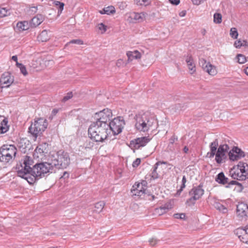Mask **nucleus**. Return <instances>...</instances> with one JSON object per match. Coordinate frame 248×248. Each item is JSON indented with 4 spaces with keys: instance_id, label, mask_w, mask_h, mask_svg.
<instances>
[{
    "instance_id": "obj_1",
    "label": "nucleus",
    "mask_w": 248,
    "mask_h": 248,
    "mask_svg": "<svg viewBox=\"0 0 248 248\" xmlns=\"http://www.w3.org/2000/svg\"><path fill=\"white\" fill-rule=\"evenodd\" d=\"M16 169L18 176L26 180L30 184H33L46 174L55 171L49 159L47 162L33 165V159L28 155L23 157L16 165Z\"/></svg>"
},
{
    "instance_id": "obj_2",
    "label": "nucleus",
    "mask_w": 248,
    "mask_h": 248,
    "mask_svg": "<svg viewBox=\"0 0 248 248\" xmlns=\"http://www.w3.org/2000/svg\"><path fill=\"white\" fill-rule=\"evenodd\" d=\"M88 134L90 138L95 141L103 142L110 134V129L108 124L93 122L88 128Z\"/></svg>"
},
{
    "instance_id": "obj_3",
    "label": "nucleus",
    "mask_w": 248,
    "mask_h": 248,
    "mask_svg": "<svg viewBox=\"0 0 248 248\" xmlns=\"http://www.w3.org/2000/svg\"><path fill=\"white\" fill-rule=\"evenodd\" d=\"M135 119L136 128L142 132L148 131L155 122L154 117L149 112L137 114Z\"/></svg>"
},
{
    "instance_id": "obj_4",
    "label": "nucleus",
    "mask_w": 248,
    "mask_h": 248,
    "mask_svg": "<svg viewBox=\"0 0 248 248\" xmlns=\"http://www.w3.org/2000/svg\"><path fill=\"white\" fill-rule=\"evenodd\" d=\"M49 159L55 171L57 169L66 168L70 164L68 154L62 151H59L55 155H51Z\"/></svg>"
},
{
    "instance_id": "obj_5",
    "label": "nucleus",
    "mask_w": 248,
    "mask_h": 248,
    "mask_svg": "<svg viewBox=\"0 0 248 248\" xmlns=\"http://www.w3.org/2000/svg\"><path fill=\"white\" fill-rule=\"evenodd\" d=\"M48 125L46 119L44 118H39L35 120L34 123L32 124L29 128V132L35 138L41 136L43 132L45 131Z\"/></svg>"
},
{
    "instance_id": "obj_6",
    "label": "nucleus",
    "mask_w": 248,
    "mask_h": 248,
    "mask_svg": "<svg viewBox=\"0 0 248 248\" xmlns=\"http://www.w3.org/2000/svg\"><path fill=\"white\" fill-rule=\"evenodd\" d=\"M16 148L12 145H3L0 148V161L6 164L12 162L16 154Z\"/></svg>"
},
{
    "instance_id": "obj_7",
    "label": "nucleus",
    "mask_w": 248,
    "mask_h": 248,
    "mask_svg": "<svg viewBox=\"0 0 248 248\" xmlns=\"http://www.w3.org/2000/svg\"><path fill=\"white\" fill-rule=\"evenodd\" d=\"M202 185L200 184L198 186L193 187L189 192V194L191 196L190 198L186 201V204L188 206L193 205L195 201L199 200L204 194V190L202 188Z\"/></svg>"
},
{
    "instance_id": "obj_8",
    "label": "nucleus",
    "mask_w": 248,
    "mask_h": 248,
    "mask_svg": "<svg viewBox=\"0 0 248 248\" xmlns=\"http://www.w3.org/2000/svg\"><path fill=\"white\" fill-rule=\"evenodd\" d=\"M125 125V122L123 117H117L113 119L108 123L110 132H112L114 135H118L120 133Z\"/></svg>"
},
{
    "instance_id": "obj_9",
    "label": "nucleus",
    "mask_w": 248,
    "mask_h": 248,
    "mask_svg": "<svg viewBox=\"0 0 248 248\" xmlns=\"http://www.w3.org/2000/svg\"><path fill=\"white\" fill-rule=\"evenodd\" d=\"M95 118L96 121V123H100V124H108L112 117V113L111 110L108 108H106L95 114Z\"/></svg>"
},
{
    "instance_id": "obj_10",
    "label": "nucleus",
    "mask_w": 248,
    "mask_h": 248,
    "mask_svg": "<svg viewBox=\"0 0 248 248\" xmlns=\"http://www.w3.org/2000/svg\"><path fill=\"white\" fill-rule=\"evenodd\" d=\"M229 150L228 145L225 144L220 145L217 150V153L215 154V160L218 164H221L223 161L227 158L226 153Z\"/></svg>"
},
{
    "instance_id": "obj_11",
    "label": "nucleus",
    "mask_w": 248,
    "mask_h": 248,
    "mask_svg": "<svg viewBox=\"0 0 248 248\" xmlns=\"http://www.w3.org/2000/svg\"><path fill=\"white\" fill-rule=\"evenodd\" d=\"M236 214L241 220H246L248 217V205L243 202H239L237 206Z\"/></svg>"
},
{
    "instance_id": "obj_12",
    "label": "nucleus",
    "mask_w": 248,
    "mask_h": 248,
    "mask_svg": "<svg viewBox=\"0 0 248 248\" xmlns=\"http://www.w3.org/2000/svg\"><path fill=\"white\" fill-rule=\"evenodd\" d=\"M199 65L204 71L208 73L210 75L215 76L217 73L216 67L211 64L209 62H207L204 59H200Z\"/></svg>"
},
{
    "instance_id": "obj_13",
    "label": "nucleus",
    "mask_w": 248,
    "mask_h": 248,
    "mask_svg": "<svg viewBox=\"0 0 248 248\" xmlns=\"http://www.w3.org/2000/svg\"><path fill=\"white\" fill-rule=\"evenodd\" d=\"M147 14L145 12H132L129 14L127 20L130 22H142L146 19Z\"/></svg>"
},
{
    "instance_id": "obj_14",
    "label": "nucleus",
    "mask_w": 248,
    "mask_h": 248,
    "mask_svg": "<svg viewBox=\"0 0 248 248\" xmlns=\"http://www.w3.org/2000/svg\"><path fill=\"white\" fill-rule=\"evenodd\" d=\"M14 77L9 72L3 73L0 79V85L1 88H8L14 82Z\"/></svg>"
},
{
    "instance_id": "obj_15",
    "label": "nucleus",
    "mask_w": 248,
    "mask_h": 248,
    "mask_svg": "<svg viewBox=\"0 0 248 248\" xmlns=\"http://www.w3.org/2000/svg\"><path fill=\"white\" fill-rule=\"evenodd\" d=\"M234 234L239 240L248 245V229L246 228H238L234 231Z\"/></svg>"
},
{
    "instance_id": "obj_16",
    "label": "nucleus",
    "mask_w": 248,
    "mask_h": 248,
    "mask_svg": "<svg viewBox=\"0 0 248 248\" xmlns=\"http://www.w3.org/2000/svg\"><path fill=\"white\" fill-rule=\"evenodd\" d=\"M240 169L236 165L233 167L230 170V174L232 178L239 181L244 180L246 179V176L241 173L240 174Z\"/></svg>"
},
{
    "instance_id": "obj_17",
    "label": "nucleus",
    "mask_w": 248,
    "mask_h": 248,
    "mask_svg": "<svg viewBox=\"0 0 248 248\" xmlns=\"http://www.w3.org/2000/svg\"><path fill=\"white\" fill-rule=\"evenodd\" d=\"M150 139L146 137L139 138L135 140L134 141H132L134 146L136 149H139L141 147H143L150 141Z\"/></svg>"
},
{
    "instance_id": "obj_18",
    "label": "nucleus",
    "mask_w": 248,
    "mask_h": 248,
    "mask_svg": "<svg viewBox=\"0 0 248 248\" xmlns=\"http://www.w3.org/2000/svg\"><path fill=\"white\" fill-rule=\"evenodd\" d=\"M131 192L134 195L138 196L140 197L143 196V198L146 197H151L148 198L150 200H153L155 198V196L154 195H151L149 194H147L146 192H145L143 190H139L137 187H135V188H133L131 189Z\"/></svg>"
},
{
    "instance_id": "obj_19",
    "label": "nucleus",
    "mask_w": 248,
    "mask_h": 248,
    "mask_svg": "<svg viewBox=\"0 0 248 248\" xmlns=\"http://www.w3.org/2000/svg\"><path fill=\"white\" fill-rule=\"evenodd\" d=\"M218 146V140L217 139H215L210 144V152L207 154V156L210 158L214 157L216 152L217 151V147Z\"/></svg>"
},
{
    "instance_id": "obj_20",
    "label": "nucleus",
    "mask_w": 248,
    "mask_h": 248,
    "mask_svg": "<svg viewBox=\"0 0 248 248\" xmlns=\"http://www.w3.org/2000/svg\"><path fill=\"white\" fill-rule=\"evenodd\" d=\"M186 62L190 74H193L196 72V65L192 57L187 56L186 59Z\"/></svg>"
},
{
    "instance_id": "obj_21",
    "label": "nucleus",
    "mask_w": 248,
    "mask_h": 248,
    "mask_svg": "<svg viewBox=\"0 0 248 248\" xmlns=\"http://www.w3.org/2000/svg\"><path fill=\"white\" fill-rule=\"evenodd\" d=\"M8 121L3 116L0 115V134L6 133L9 130Z\"/></svg>"
},
{
    "instance_id": "obj_22",
    "label": "nucleus",
    "mask_w": 248,
    "mask_h": 248,
    "mask_svg": "<svg viewBox=\"0 0 248 248\" xmlns=\"http://www.w3.org/2000/svg\"><path fill=\"white\" fill-rule=\"evenodd\" d=\"M44 16L41 14H38L33 17L30 22L31 27H36L39 25L44 20Z\"/></svg>"
},
{
    "instance_id": "obj_23",
    "label": "nucleus",
    "mask_w": 248,
    "mask_h": 248,
    "mask_svg": "<svg viewBox=\"0 0 248 248\" xmlns=\"http://www.w3.org/2000/svg\"><path fill=\"white\" fill-rule=\"evenodd\" d=\"M215 181L219 184L224 185L228 183L229 179L225 176L223 172H221L216 176Z\"/></svg>"
},
{
    "instance_id": "obj_24",
    "label": "nucleus",
    "mask_w": 248,
    "mask_h": 248,
    "mask_svg": "<svg viewBox=\"0 0 248 248\" xmlns=\"http://www.w3.org/2000/svg\"><path fill=\"white\" fill-rule=\"evenodd\" d=\"M163 164L165 165L166 162L159 161L156 163L154 166V169L152 170L151 174L149 175L151 177V179L155 180L159 177V174L157 172L156 170L158 168V166H162Z\"/></svg>"
},
{
    "instance_id": "obj_25",
    "label": "nucleus",
    "mask_w": 248,
    "mask_h": 248,
    "mask_svg": "<svg viewBox=\"0 0 248 248\" xmlns=\"http://www.w3.org/2000/svg\"><path fill=\"white\" fill-rule=\"evenodd\" d=\"M30 27H31L30 23L26 21L19 22L16 24V29L19 31L27 30Z\"/></svg>"
},
{
    "instance_id": "obj_26",
    "label": "nucleus",
    "mask_w": 248,
    "mask_h": 248,
    "mask_svg": "<svg viewBox=\"0 0 248 248\" xmlns=\"http://www.w3.org/2000/svg\"><path fill=\"white\" fill-rule=\"evenodd\" d=\"M126 55L128 57V60L129 62L132 61L133 59H140L141 57L140 53L137 50L128 51L127 52Z\"/></svg>"
},
{
    "instance_id": "obj_27",
    "label": "nucleus",
    "mask_w": 248,
    "mask_h": 248,
    "mask_svg": "<svg viewBox=\"0 0 248 248\" xmlns=\"http://www.w3.org/2000/svg\"><path fill=\"white\" fill-rule=\"evenodd\" d=\"M170 207L169 204H166L164 206H160L159 208L155 209V213L159 216L168 212L170 210Z\"/></svg>"
},
{
    "instance_id": "obj_28",
    "label": "nucleus",
    "mask_w": 248,
    "mask_h": 248,
    "mask_svg": "<svg viewBox=\"0 0 248 248\" xmlns=\"http://www.w3.org/2000/svg\"><path fill=\"white\" fill-rule=\"evenodd\" d=\"M49 39L47 31L46 30L43 31L40 35L38 36V40L42 42H46Z\"/></svg>"
},
{
    "instance_id": "obj_29",
    "label": "nucleus",
    "mask_w": 248,
    "mask_h": 248,
    "mask_svg": "<svg viewBox=\"0 0 248 248\" xmlns=\"http://www.w3.org/2000/svg\"><path fill=\"white\" fill-rule=\"evenodd\" d=\"M101 14L110 15V14H114L115 13V8L113 6H108L104 8L102 10L100 11Z\"/></svg>"
},
{
    "instance_id": "obj_30",
    "label": "nucleus",
    "mask_w": 248,
    "mask_h": 248,
    "mask_svg": "<svg viewBox=\"0 0 248 248\" xmlns=\"http://www.w3.org/2000/svg\"><path fill=\"white\" fill-rule=\"evenodd\" d=\"M105 205V203L103 201H100L99 202L96 203L94 205L95 209L93 210V212L97 213H99L103 210Z\"/></svg>"
},
{
    "instance_id": "obj_31",
    "label": "nucleus",
    "mask_w": 248,
    "mask_h": 248,
    "mask_svg": "<svg viewBox=\"0 0 248 248\" xmlns=\"http://www.w3.org/2000/svg\"><path fill=\"white\" fill-rule=\"evenodd\" d=\"M214 207L218 210L222 212L223 213H226L228 211V209L223 205L218 202H216L214 203Z\"/></svg>"
},
{
    "instance_id": "obj_32",
    "label": "nucleus",
    "mask_w": 248,
    "mask_h": 248,
    "mask_svg": "<svg viewBox=\"0 0 248 248\" xmlns=\"http://www.w3.org/2000/svg\"><path fill=\"white\" fill-rule=\"evenodd\" d=\"M236 166L240 169V171L243 174L246 172V167L248 168V165L246 163L241 161L239 162Z\"/></svg>"
},
{
    "instance_id": "obj_33",
    "label": "nucleus",
    "mask_w": 248,
    "mask_h": 248,
    "mask_svg": "<svg viewBox=\"0 0 248 248\" xmlns=\"http://www.w3.org/2000/svg\"><path fill=\"white\" fill-rule=\"evenodd\" d=\"M233 148L234 149V151H235V154L237 155V158H238V159L245 156L244 152H243L241 149L236 146L233 147Z\"/></svg>"
},
{
    "instance_id": "obj_34",
    "label": "nucleus",
    "mask_w": 248,
    "mask_h": 248,
    "mask_svg": "<svg viewBox=\"0 0 248 248\" xmlns=\"http://www.w3.org/2000/svg\"><path fill=\"white\" fill-rule=\"evenodd\" d=\"M228 155L229 156V158L232 161H235L238 160L237 158V155L235 154V151H234V149L233 147L232 149L228 153Z\"/></svg>"
},
{
    "instance_id": "obj_35",
    "label": "nucleus",
    "mask_w": 248,
    "mask_h": 248,
    "mask_svg": "<svg viewBox=\"0 0 248 248\" xmlns=\"http://www.w3.org/2000/svg\"><path fill=\"white\" fill-rule=\"evenodd\" d=\"M146 184V182L143 181L141 183H138L137 184H135L134 185H133V188H135V187H137L138 188V189L143 190L145 192H146V189L145 188Z\"/></svg>"
},
{
    "instance_id": "obj_36",
    "label": "nucleus",
    "mask_w": 248,
    "mask_h": 248,
    "mask_svg": "<svg viewBox=\"0 0 248 248\" xmlns=\"http://www.w3.org/2000/svg\"><path fill=\"white\" fill-rule=\"evenodd\" d=\"M54 63V62L52 60H44L43 61V65L42 66V67H49L52 66Z\"/></svg>"
},
{
    "instance_id": "obj_37",
    "label": "nucleus",
    "mask_w": 248,
    "mask_h": 248,
    "mask_svg": "<svg viewBox=\"0 0 248 248\" xmlns=\"http://www.w3.org/2000/svg\"><path fill=\"white\" fill-rule=\"evenodd\" d=\"M46 143H44V145L43 144H40L39 146L37 147L36 149L35 150V152L37 154H43L45 152V149H44L45 146H46Z\"/></svg>"
},
{
    "instance_id": "obj_38",
    "label": "nucleus",
    "mask_w": 248,
    "mask_h": 248,
    "mask_svg": "<svg viewBox=\"0 0 248 248\" xmlns=\"http://www.w3.org/2000/svg\"><path fill=\"white\" fill-rule=\"evenodd\" d=\"M214 22L219 24L222 22V16L219 13H215L214 15Z\"/></svg>"
},
{
    "instance_id": "obj_39",
    "label": "nucleus",
    "mask_w": 248,
    "mask_h": 248,
    "mask_svg": "<svg viewBox=\"0 0 248 248\" xmlns=\"http://www.w3.org/2000/svg\"><path fill=\"white\" fill-rule=\"evenodd\" d=\"M230 34V36L233 39H236L238 35L237 29L235 28L231 29Z\"/></svg>"
},
{
    "instance_id": "obj_40",
    "label": "nucleus",
    "mask_w": 248,
    "mask_h": 248,
    "mask_svg": "<svg viewBox=\"0 0 248 248\" xmlns=\"http://www.w3.org/2000/svg\"><path fill=\"white\" fill-rule=\"evenodd\" d=\"M238 62L239 63L243 64L246 62V57L243 54H239L237 55Z\"/></svg>"
},
{
    "instance_id": "obj_41",
    "label": "nucleus",
    "mask_w": 248,
    "mask_h": 248,
    "mask_svg": "<svg viewBox=\"0 0 248 248\" xmlns=\"http://www.w3.org/2000/svg\"><path fill=\"white\" fill-rule=\"evenodd\" d=\"M17 66L19 68L21 72L24 76H27L28 75V72L24 65L21 63L17 62Z\"/></svg>"
},
{
    "instance_id": "obj_42",
    "label": "nucleus",
    "mask_w": 248,
    "mask_h": 248,
    "mask_svg": "<svg viewBox=\"0 0 248 248\" xmlns=\"http://www.w3.org/2000/svg\"><path fill=\"white\" fill-rule=\"evenodd\" d=\"M97 28L101 31L102 34L105 33L107 31V26H105L103 23H101L97 25Z\"/></svg>"
},
{
    "instance_id": "obj_43",
    "label": "nucleus",
    "mask_w": 248,
    "mask_h": 248,
    "mask_svg": "<svg viewBox=\"0 0 248 248\" xmlns=\"http://www.w3.org/2000/svg\"><path fill=\"white\" fill-rule=\"evenodd\" d=\"M8 11L5 8H0V18L8 15Z\"/></svg>"
},
{
    "instance_id": "obj_44",
    "label": "nucleus",
    "mask_w": 248,
    "mask_h": 248,
    "mask_svg": "<svg viewBox=\"0 0 248 248\" xmlns=\"http://www.w3.org/2000/svg\"><path fill=\"white\" fill-rule=\"evenodd\" d=\"M186 184L182 183V185L180 186V189H179L176 193L174 194V196L178 197L180 195L182 191L183 190V189L186 187Z\"/></svg>"
},
{
    "instance_id": "obj_45",
    "label": "nucleus",
    "mask_w": 248,
    "mask_h": 248,
    "mask_svg": "<svg viewBox=\"0 0 248 248\" xmlns=\"http://www.w3.org/2000/svg\"><path fill=\"white\" fill-rule=\"evenodd\" d=\"M69 44H76L78 45H82L83 44V41L80 39H74L70 41L68 43L66 44V46H67Z\"/></svg>"
},
{
    "instance_id": "obj_46",
    "label": "nucleus",
    "mask_w": 248,
    "mask_h": 248,
    "mask_svg": "<svg viewBox=\"0 0 248 248\" xmlns=\"http://www.w3.org/2000/svg\"><path fill=\"white\" fill-rule=\"evenodd\" d=\"M159 240L155 238H152L149 239V243L151 246H155L158 242Z\"/></svg>"
},
{
    "instance_id": "obj_47",
    "label": "nucleus",
    "mask_w": 248,
    "mask_h": 248,
    "mask_svg": "<svg viewBox=\"0 0 248 248\" xmlns=\"http://www.w3.org/2000/svg\"><path fill=\"white\" fill-rule=\"evenodd\" d=\"M73 96V94L72 92H69L67 93V94L64 96V97L62 99L63 102H65L69 100V99L71 98Z\"/></svg>"
},
{
    "instance_id": "obj_48",
    "label": "nucleus",
    "mask_w": 248,
    "mask_h": 248,
    "mask_svg": "<svg viewBox=\"0 0 248 248\" xmlns=\"http://www.w3.org/2000/svg\"><path fill=\"white\" fill-rule=\"evenodd\" d=\"M243 45V43L239 40L236 41L234 43V46L236 48H240Z\"/></svg>"
},
{
    "instance_id": "obj_49",
    "label": "nucleus",
    "mask_w": 248,
    "mask_h": 248,
    "mask_svg": "<svg viewBox=\"0 0 248 248\" xmlns=\"http://www.w3.org/2000/svg\"><path fill=\"white\" fill-rule=\"evenodd\" d=\"M141 160L140 158H137L133 163L132 166L133 167H138L140 163Z\"/></svg>"
},
{
    "instance_id": "obj_50",
    "label": "nucleus",
    "mask_w": 248,
    "mask_h": 248,
    "mask_svg": "<svg viewBox=\"0 0 248 248\" xmlns=\"http://www.w3.org/2000/svg\"><path fill=\"white\" fill-rule=\"evenodd\" d=\"M55 4L56 5H60L59 8H60L61 12L63 10V6H64V4L63 3L59 1H55Z\"/></svg>"
},
{
    "instance_id": "obj_51",
    "label": "nucleus",
    "mask_w": 248,
    "mask_h": 248,
    "mask_svg": "<svg viewBox=\"0 0 248 248\" xmlns=\"http://www.w3.org/2000/svg\"><path fill=\"white\" fill-rule=\"evenodd\" d=\"M166 162V164L165 165H162V166H158V169H161L162 170H163V173H165V170H166L167 169V168L168 167V166L169 165V164H168V163L167 162Z\"/></svg>"
},
{
    "instance_id": "obj_52",
    "label": "nucleus",
    "mask_w": 248,
    "mask_h": 248,
    "mask_svg": "<svg viewBox=\"0 0 248 248\" xmlns=\"http://www.w3.org/2000/svg\"><path fill=\"white\" fill-rule=\"evenodd\" d=\"M236 184H237V182L236 181L232 180V181H231L230 182H228V183L227 184L228 185H227L226 186V188H229L230 187L231 185H236Z\"/></svg>"
},
{
    "instance_id": "obj_53",
    "label": "nucleus",
    "mask_w": 248,
    "mask_h": 248,
    "mask_svg": "<svg viewBox=\"0 0 248 248\" xmlns=\"http://www.w3.org/2000/svg\"><path fill=\"white\" fill-rule=\"evenodd\" d=\"M69 173L66 171L63 172V175L62 176L61 178L66 179L69 177Z\"/></svg>"
},
{
    "instance_id": "obj_54",
    "label": "nucleus",
    "mask_w": 248,
    "mask_h": 248,
    "mask_svg": "<svg viewBox=\"0 0 248 248\" xmlns=\"http://www.w3.org/2000/svg\"><path fill=\"white\" fill-rule=\"evenodd\" d=\"M180 0H171V4L177 5L180 3Z\"/></svg>"
},
{
    "instance_id": "obj_55",
    "label": "nucleus",
    "mask_w": 248,
    "mask_h": 248,
    "mask_svg": "<svg viewBox=\"0 0 248 248\" xmlns=\"http://www.w3.org/2000/svg\"><path fill=\"white\" fill-rule=\"evenodd\" d=\"M186 14V11L183 10V11H181V12H180L179 16L181 17H183V16H185Z\"/></svg>"
},
{
    "instance_id": "obj_56",
    "label": "nucleus",
    "mask_w": 248,
    "mask_h": 248,
    "mask_svg": "<svg viewBox=\"0 0 248 248\" xmlns=\"http://www.w3.org/2000/svg\"><path fill=\"white\" fill-rule=\"evenodd\" d=\"M236 185L240 187V189L239 190V192L242 191L243 189V186L242 185L237 182V184H236Z\"/></svg>"
},
{
    "instance_id": "obj_57",
    "label": "nucleus",
    "mask_w": 248,
    "mask_h": 248,
    "mask_svg": "<svg viewBox=\"0 0 248 248\" xmlns=\"http://www.w3.org/2000/svg\"><path fill=\"white\" fill-rule=\"evenodd\" d=\"M58 111H59L58 109L54 108L53 109V110L52 111V114L53 115H55L58 112Z\"/></svg>"
},
{
    "instance_id": "obj_58",
    "label": "nucleus",
    "mask_w": 248,
    "mask_h": 248,
    "mask_svg": "<svg viewBox=\"0 0 248 248\" xmlns=\"http://www.w3.org/2000/svg\"><path fill=\"white\" fill-rule=\"evenodd\" d=\"M186 217V214L185 213H180V219H185Z\"/></svg>"
},
{
    "instance_id": "obj_59",
    "label": "nucleus",
    "mask_w": 248,
    "mask_h": 248,
    "mask_svg": "<svg viewBox=\"0 0 248 248\" xmlns=\"http://www.w3.org/2000/svg\"><path fill=\"white\" fill-rule=\"evenodd\" d=\"M180 213H177L173 215L174 218L177 219H180Z\"/></svg>"
},
{
    "instance_id": "obj_60",
    "label": "nucleus",
    "mask_w": 248,
    "mask_h": 248,
    "mask_svg": "<svg viewBox=\"0 0 248 248\" xmlns=\"http://www.w3.org/2000/svg\"><path fill=\"white\" fill-rule=\"evenodd\" d=\"M177 140V137H175V136H173V137H171V143L174 142L175 140Z\"/></svg>"
},
{
    "instance_id": "obj_61",
    "label": "nucleus",
    "mask_w": 248,
    "mask_h": 248,
    "mask_svg": "<svg viewBox=\"0 0 248 248\" xmlns=\"http://www.w3.org/2000/svg\"><path fill=\"white\" fill-rule=\"evenodd\" d=\"M183 151L185 153H187L188 151V148L187 146H185L183 148Z\"/></svg>"
},
{
    "instance_id": "obj_62",
    "label": "nucleus",
    "mask_w": 248,
    "mask_h": 248,
    "mask_svg": "<svg viewBox=\"0 0 248 248\" xmlns=\"http://www.w3.org/2000/svg\"><path fill=\"white\" fill-rule=\"evenodd\" d=\"M12 59L13 61H14L16 62V63H17V62H17V56H16V55H15V56H13L12 57Z\"/></svg>"
},
{
    "instance_id": "obj_63",
    "label": "nucleus",
    "mask_w": 248,
    "mask_h": 248,
    "mask_svg": "<svg viewBox=\"0 0 248 248\" xmlns=\"http://www.w3.org/2000/svg\"><path fill=\"white\" fill-rule=\"evenodd\" d=\"M186 179L185 176H184L182 178V183L186 184Z\"/></svg>"
},
{
    "instance_id": "obj_64",
    "label": "nucleus",
    "mask_w": 248,
    "mask_h": 248,
    "mask_svg": "<svg viewBox=\"0 0 248 248\" xmlns=\"http://www.w3.org/2000/svg\"><path fill=\"white\" fill-rule=\"evenodd\" d=\"M245 74L248 76V67H246L245 69Z\"/></svg>"
}]
</instances>
